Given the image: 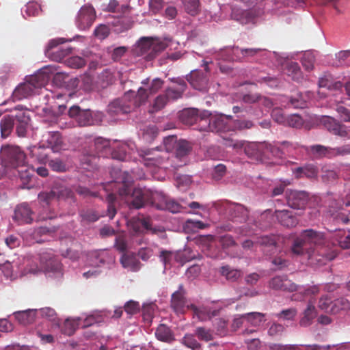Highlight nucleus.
I'll return each instance as SVG.
<instances>
[{
  "label": "nucleus",
  "mask_w": 350,
  "mask_h": 350,
  "mask_svg": "<svg viewBox=\"0 0 350 350\" xmlns=\"http://www.w3.org/2000/svg\"><path fill=\"white\" fill-rule=\"evenodd\" d=\"M168 102L169 100L164 94H159L155 98L150 105L149 112L150 113H154L159 111L165 107Z\"/></svg>",
  "instance_id": "58836bf2"
},
{
  "label": "nucleus",
  "mask_w": 350,
  "mask_h": 350,
  "mask_svg": "<svg viewBox=\"0 0 350 350\" xmlns=\"http://www.w3.org/2000/svg\"><path fill=\"white\" fill-rule=\"evenodd\" d=\"M262 51L260 48H239L237 46H232L230 51L234 56L230 57L228 59H237V61L243 62L249 58L256 56Z\"/></svg>",
  "instance_id": "a211bd4d"
},
{
  "label": "nucleus",
  "mask_w": 350,
  "mask_h": 350,
  "mask_svg": "<svg viewBox=\"0 0 350 350\" xmlns=\"http://www.w3.org/2000/svg\"><path fill=\"white\" fill-rule=\"evenodd\" d=\"M124 309L127 314L133 315L140 311V305L137 301L130 300L124 304Z\"/></svg>",
  "instance_id": "052dcab7"
},
{
  "label": "nucleus",
  "mask_w": 350,
  "mask_h": 350,
  "mask_svg": "<svg viewBox=\"0 0 350 350\" xmlns=\"http://www.w3.org/2000/svg\"><path fill=\"white\" fill-rule=\"evenodd\" d=\"M171 306L176 312H185L186 309H189L186 305L185 292L183 287L180 285L178 290L174 292L172 295Z\"/></svg>",
  "instance_id": "6ab92c4d"
},
{
  "label": "nucleus",
  "mask_w": 350,
  "mask_h": 350,
  "mask_svg": "<svg viewBox=\"0 0 350 350\" xmlns=\"http://www.w3.org/2000/svg\"><path fill=\"white\" fill-rule=\"evenodd\" d=\"M221 274L228 280L235 281L241 276V271L237 269H231L229 266H223L221 268Z\"/></svg>",
  "instance_id": "8fccbe9b"
},
{
  "label": "nucleus",
  "mask_w": 350,
  "mask_h": 350,
  "mask_svg": "<svg viewBox=\"0 0 350 350\" xmlns=\"http://www.w3.org/2000/svg\"><path fill=\"white\" fill-rule=\"evenodd\" d=\"M230 116H223L221 115L211 116L207 118V122H204L200 129L202 131H207L215 133H225L231 131L232 126L229 124Z\"/></svg>",
  "instance_id": "20e7f679"
},
{
  "label": "nucleus",
  "mask_w": 350,
  "mask_h": 350,
  "mask_svg": "<svg viewBox=\"0 0 350 350\" xmlns=\"http://www.w3.org/2000/svg\"><path fill=\"white\" fill-rule=\"evenodd\" d=\"M314 304V302L313 301H309L308 306L304 312V317L299 321L301 326L307 327L310 325L312 323V321L316 317V309Z\"/></svg>",
  "instance_id": "2f4dec72"
},
{
  "label": "nucleus",
  "mask_w": 350,
  "mask_h": 350,
  "mask_svg": "<svg viewBox=\"0 0 350 350\" xmlns=\"http://www.w3.org/2000/svg\"><path fill=\"white\" fill-rule=\"evenodd\" d=\"M284 70L285 73L291 77L293 81L300 82L304 78L300 67L297 62H287Z\"/></svg>",
  "instance_id": "c85d7f7f"
},
{
  "label": "nucleus",
  "mask_w": 350,
  "mask_h": 350,
  "mask_svg": "<svg viewBox=\"0 0 350 350\" xmlns=\"http://www.w3.org/2000/svg\"><path fill=\"white\" fill-rule=\"evenodd\" d=\"M245 321L254 327H258L265 321V314L260 312H249L243 314Z\"/></svg>",
  "instance_id": "c9c22d12"
},
{
  "label": "nucleus",
  "mask_w": 350,
  "mask_h": 350,
  "mask_svg": "<svg viewBox=\"0 0 350 350\" xmlns=\"http://www.w3.org/2000/svg\"><path fill=\"white\" fill-rule=\"evenodd\" d=\"M79 325L77 321L68 319L64 323L62 332L68 336H71L75 333Z\"/></svg>",
  "instance_id": "5fc2aeb1"
},
{
  "label": "nucleus",
  "mask_w": 350,
  "mask_h": 350,
  "mask_svg": "<svg viewBox=\"0 0 350 350\" xmlns=\"http://www.w3.org/2000/svg\"><path fill=\"white\" fill-rule=\"evenodd\" d=\"M36 310L27 309L14 312L16 319L21 324L27 325L32 323L36 319Z\"/></svg>",
  "instance_id": "cd10ccee"
},
{
  "label": "nucleus",
  "mask_w": 350,
  "mask_h": 350,
  "mask_svg": "<svg viewBox=\"0 0 350 350\" xmlns=\"http://www.w3.org/2000/svg\"><path fill=\"white\" fill-rule=\"evenodd\" d=\"M165 48L166 44L164 42L153 39V44L151 52H149L148 60L154 59L159 53L164 51Z\"/></svg>",
  "instance_id": "864d4df0"
},
{
  "label": "nucleus",
  "mask_w": 350,
  "mask_h": 350,
  "mask_svg": "<svg viewBox=\"0 0 350 350\" xmlns=\"http://www.w3.org/2000/svg\"><path fill=\"white\" fill-rule=\"evenodd\" d=\"M93 146L94 150L92 151L90 154L91 157L94 158L96 156L98 157H107V154L111 152L109 141L103 137L95 139Z\"/></svg>",
  "instance_id": "aec40b11"
},
{
  "label": "nucleus",
  "mask_w": 350,
  "mask_h": 350,
  "mask_svg": "<svg viewBox=\"0 0 350 350\" xmlns=\"http://www.w3.org/2000/svg\"><path fill=\"white\" fill-rule=\"evenodd\" d=\"M164 204L157 205V208L167 209L169 211L176 213L180 212L181 206L174 200L166 199L163 197Z\"/></svg>",
  "instance_id": "de8ad7c7"
},
{
  "label": "nucleus",
  "mask_w": 350,
  "mask_h": 350,
  "mask_svg": "<svg viewBox=\"0 0 350 350\" xmlns=\"http://www.w3.org/2000/svg\"><path fill=\"white\" fill-rule=\"evenodd\" d=\"M49 165L53 171L64 172L66 171V165L59 159H55L49 161Z\"/></svg>",
  "instance_id": "bf43d9fd"
},
{
  "label": "nucleus",
  "mask_w": 350,
  "mask_h": 350,
  "mask_svg": "<svg viewBox=\"0 0 350 350\" xmlns=\"http://www.w3.org/2000/svg\"><path fill=\"white\" fill-rule=\"evenodd\" d=\"M321 123L331 133L341 137L347 136L350 129L344 124H341L332 117L324 116L321 120Z\"/></svg>",
  "instance_id": "1a4fd4ad"
},
{
  "label": "nucleus",
  "mask_w": 350,
  "mask_h": 350,
  "mask_svg": "<svg viewBox=\"0 0 350 350\" xmlns=\"http://www.w3.org/2000/svg\"><path fill=\"white\" fill-rule=\"evenodd\" d=\"M350 154V145L345 144L341 146L332 148L329 147V159H333L337 157H345Z\"/></svg>",
  "instance_id": "c03bdc74"
},
{
  "label": "nucleus",
  "mask_w": 350,
  "mask_h": 350,
  "mask_svg": "<svg viewBox=\"0 0 350 350\" xmlns=\"http://www.w3.org/2000/svg\"><path fill=\"white\" fill-rule=\"evenodd\" d=\"M288 205L294 209H304L308 204L309 196L306 191H290L286 196Z\"/></svg>",
  "instance_id": "f8f14e48"
},
{
  "label": "nucleus",
  "mask_w": 350,
  "mask_h": 350,
  "mask_svg": "<svg viewBox=\"0 0 350 350\" xmlns=\"http://www.w3.org/2000/svg\"><path fill=\"white\" fill-rule=\"evenodd\" d=\"M210 116L211 112L208 111H204L199 114V111L197 109H187L181 112L180 119L183 124L187 125L199 123L201 128L204 122H207V118Z\"/></svg>",
  "instance_id": "6e6552de"
},
{
  "label": "nucleus",
  "mask_w": 350,
  "mask_h": 350,
  "mask_svg": "<svg viewBox=\"0 0 350 350\" xmlns=\"http://www.w3.org/2000/svg\"><path fill=\"white\" fill-rule=\"evenodd\" d=\"M308 150L315 157H326L329 159V147L320 144L313 145L309 147Z\"/></svg>",
  "instance_id": "a18cd8bd"
},
{
  "label": "nucleus",
  "mask_w": 350,
  "mask_h": 350,
  "mask_svg": "<svg viewBox=\"0 0 350 350\" xmlns=\"http://www.w3.org/2000/svg\"><path fill=\"white\" fill-rule=\"evenodd\" d=\"M325 242L323 233L314 231L312 229L304 230L300 236L294 240L291 246V252L296 256L307 254L308 258H312L317 254L325 259L332 260L329 254L322 253L318 250Z\"/></svg>",
  "instance_id": "f257e3e1"
},
{
  "label": "nucleus",
  "mask_w": 350,
  "mask_h": 350,
  "mask_svg": "<svg viewBox=\"0 0 350 350\" xmlns=\"http://www.w3.org/2000/svg\"><path fill=\"white\" fill-rule=\"evenodd\" d=\"M318 307L325 311L326 312H331L332 299L327 295L322 296L319 301Z\"/></svg>",
  "instance_id": "69168bd1"
},
{
  "label": "nucleus",
  "mask_w": 350,
  "mask_h": 350,
  "mask_svg": "<svg viewBox=\"0 0 350 350\" xmlns=\"http://www.w3.org/2000/svg\"><path fill=\"white\" fill-rule=\"evenodd\" d=\"M57 198L56 193L53 191L42 192L38 195V200L41 203L49 205L52 201Z\"/></svg>",
  "instance_id": "680f3d73"
},
{
  "label": "nucleus",
  "mask_w": 350,
  "mask_h": 350,
  "mask_svg": "<svg viewBox=\"0 0 350 350\" xmlns=\"http://www.w3.org/2000/svg\"><path fill=\"white\" fill-rule=\"evenodd\" d=\"M48 81V76L44 72H40L34 75L29 77L26 80L27 83L31 85V88L34 91L36 89L41 88Z\"/></svg>",
  "instance_id": "473e14b6"
},
{
  "label": "nucleus",
  "mask_w": 350,
  "mask_h": 350,
  "mask_svg": "<svg viewBox=\"0 0 350 350\" xmlns=\"http://www.w3.org/2000/svg\"><path fill=\"white\" fill-rule=\"evenodd\" d=\"M271 117L275 122L279 124H285L286 122L287 118L281 108H274L271 112Z\"/></svg>",
  "instance_id": "774afa93"
},
{
  "label": "nucleus",
  "mask_w": 350,
  "mask_h": 350,
  "mask_svg": "<svg viewBox=\"0 0 350 350\" xmlns=\"http://www.w3.org/2000/svg\"><path fill=\"white\" fill-rule=\"evenodd\" d=\"M219 242L222 246L223 249H228L230 247L237 245L236 241L233 237L230 234H225L219 237Z\"/></svg>",
  "instance_id": "0e129e2a"
},
{
  "label": "nucleus",
  "mask_w": 350,
  "mask_h": 350,
  "mask_svg": "<svg viewBox=\"0 0 350 350\" xmlns=\"http://www.w3.org/2000/svg\"><path fill=\"white\" fill-rule=\"evenodd\" d=\"M185 11L191 16H196L200 10L199 0H181Z\"/></svg>",
  "instance_id": "4c0bfd02"
},
{
  "label": "nucleus",
  "mask_w": 350,
  "mask_h": 350,
  "mask_svg": "<svg viewBox=\"0 0 350 350\" xmlns=\"http://www.w3.org/2000/svg\"><path fill=\"white\" fill-rule=\"evenodd\" d=\"M65 41L64 38H56L50 40L45 50L46 55L55 62L63 60L66 56L71 53L72 49L68 46H60L56 50L55 49Z\"/></svg>",
  "instance_id": "0eeeda50"
},
{
  "label": "nucleus",
  "mask_w": 350,
  "mask_h": 350,
  "mask_svg": "<svg viewBox=\"0 0 350 350\" xmlns=\"http://www.w3.org/2000/svg\"><path fill=\"white\" fill-rule=\"evenodd\" d=\"M172 81L177 83V87L167 88L164 92L169 101L181 98L187 88V84L183 79H177Z\"/></svg>",
  "instance_id": "412c9836"
},
{
  "label": "nucleus",
  "mask_w": 350,
  "mask_h": 350,
  "mask_svg": "<svg viewBox=\"0 0 350 350\" xmlns=\"http://www.w3.org/2000/svg\"><path fill=\"white\" fill-rule=\"evenodd\" d=\"M95 17V11L92 6L82 7L77 17V27L82 30L89 29L94 23Z\"/></svg>",
  "instance_id": "ddd939ff"
},
{
  "label": "nucleus",
  "mask_w": 350,
  "mask_h": 350,
  "mask_svg": "<svg viewBox=\"0 0 350 350\" xmlns=\"http://www.w3.org/2000/svg\"><path fill=\"white\" fill-rule=\"evenodd\" d=\"M153 44V39L143 38L139 42V48L142 55H146V59L148 60L149 52H151Z\"/></svg>",
  "instance_id": "09e8293b"
},
{
  "label": "nucleus",
  "mask_w": 350,
  "mask_h": 350,
  "mask_svg": "<svg viewBox=\"0 0 350 350\" xmlns=\"http://www.w3.org/2000/svg\"><path fill=\"white\" fill-rule=\"evenodd\" d=\"M66 64L72 68H80L85 65V60L79 56H72L66 59Z\"/></svg>",
  "instance_id": "4d7b16f0"
},
{
  "label": "nucleus",
  "mask_w": 350,
  "mask_h": 350,
  "mask_svg": "<svg viewBox=\"0 0 350 350\" xmlns=\"http://www.w3.org/2000/svg\"><path fill=\"white\" fill-rule=\"evenodd\" d=\"M79 215L81 217V222L84 224L94 222L100 217V215L93 209L82 210Z\"/></svg>",
  "instance_id": "a19ab883"
},
{
  "label": "nucleus",
  "mask_w": 350,
  "mask_h": 350,
  "mask_svg": "<svg viewBox=\"0 0 350 350\" xmlns=\"http://www.w3.org/2000/svg\"><path fill=\"white\" fill-rule=\"evenodd\" d=\"M121 180L123 184V188L120 189V195L128 196L130 193L129 185L133 182L132 177L128 172H124L121 174Z\"/></svg>",
  "instance_id": "3c124183"
},
{
  "label": "nucleus",
  "mask_w": 350,
  "mask_h": 350,
  "mask_svg": "<svg viewBox=\"0 0 350 350\" xmlns=\"http://www.w3.org/2000/svg\"><path fill=\"white\" fill-rule=\"evenodd\" d=\"M271 288L289 292L298 291V286L288 280L286 276H275L269 282Z\"/></svg>",
  "instance_id": "dca6fc26"
},
{
  "label": "nucleus",
  "mask_w": 350,
  "mask_h": 350,
  "mask_svg": "<svg viewBox=\"0 0 350 350\" xmlns=\"http://www.w3.org/2000/svg\"><path fill=\"white\" fill-rule=\"evenodd\" d=\"M296 172L297 173V176L298 178L306 176L312 178L317 176V170L313 165L297 167Z\"/></svg>",
  "instance_id": "79ce46f5"
},
{
  "label": "nucleus",
  "mask_w": 350,
  "mask_h": 350,
  "mask_svg": "<svg viewBox=\"0 0 350 350\" xmlns=\"http://www.w3.org/2000/svg\"><path fill=\"white\" fill-rule=\"evenodd\" d=\"M140 156L143 158L144 164L147 166L159 165L163 163V157L158 149L142 150Z\"/></svg>",
  "instance_id": "4be33fe9"
},
{
  "label": "nucleus",
  "mask_w": 350,
  "mask_h": 350,
  "mask_svg": "<svg viewBox=\"0 0 350 350\" xmlns=\"http://www.w3.org/2000/svg\"><path fill=\"white\" fill-rule=\"evenodd\" d=\"M315 61L314 55L311 52H306L301 58V63L306 70H311L314 68Z\"/></svg>",
  "instance_id": "13d9d810"
},
{
  "label": "nucleus",
  "mask_w": 350,
  "mask_h": 350,
  "mask_svg": "<svg viewBox=\"0 0 350 350\" xmlns=\"http://www.w3.org/2000/svg\"><path fill=\"white\" fill-rule=\"evenodd\" d=\"M109 28L106 25H100L94 31V36L100 40L106 38L109 35Z\"/></svg>",
  "instance_id": "338daca9"
},
{
  "label": "nucleus",
  "mask_w": 350,
  "mask_h": 350,
  "mask_svg": "<svg viewBox=\"0 0 350 350\" xmlns=\"http://www.w3.org/2000/svg\"><path fill=\"white\" fill-rule=\"evenodd\" d=\"M156 193L140 188L133 189L132 194L129 197L127 202L131 208H140L145 204H155Z\"/></svg>",
  "instance_id": "423d86ee"
},
{
  "label": "nucleus",
  "mask_w": 350,
  "mask_h": 350,
  "mask_svg": "<svg viewBox=\"0 0 350 350\" xmlns=\"http://www.w3.org/2000/svg\"><path fill=\"white\" fill-rule=\"evenodd\" d=\"M204 70L206 72L209 71L208 62H204ZM187 80L190 84L195 88L199 90L204 89L208 83V76L206 73L202 70H193L187 77Z\"/></svg>",
  "instance_id": "9b49d317"
},
{
  "label": "nucleus",
  "mask_w": 350,
  "mask_h": 350,
  "mask_svg": "<svg viewBox=\"0 0 350 350\" xmlns=\"http://www.w3.org/2000/svg\"><path fill=\"white\" fill-rule=\"evenodd\" d=\"M49 147L53 152H58L62 150L66 149V144L64 143L62 137L59 132H51L47 138Z\"/></svg>",
  "instance_id": "a878e982"
},
{
  "label": "nucleus",
  "mask_w": 350,
  "mask_h": 350,
  "mask_svg": "<svg viewBox=\"0 0 350 350\" xmlns=\"http://www.w3.org/2000/svg\"><path fill=\"white\" fill-rule=\"evenodd\" d=\"M195 334L198 339L201 340L208 342L213 339V332L210 329H206L203 327H197Z\"/></svg>",
  "instance_id": "603ef678"
},
{
  "label": "nucleus",
  "mask_w": 350,
  "mask_h": 350,
  "mask_svg": "<svg viewBox=\"0 0 350 350\" xmlns=\"http://www.w3.org/2000/svg\"><path fill=\"white\" fill-rule=\"evenodd\" d=\"M33 93L34 91L31 88V85L25 81L16 88L12 96L14 100H21L31 96Z\"/></svg>",
  "instance_id": "c756f323"
},
{
  "label": "nucleus",
  "mask_w": 350,
  "mask_h": 350,
  "mask_svg": "<svg viewBox=\"0 0 350 350\" xmlns=\"http://www.w3.org/2000/svg\"><path fill=\"white\" fill-rule=\"evenodd\" d=\"M120 262L123 267L129 268L132 271H136L138 268L139 262L133 255L124 254L120 258Z\"/></svg>",
  "instance_id": "49530a36"
},
{
  "label": "nucleus",
  "mask_w": 350,
  "mask_h": 350,
  "mask_svg": "<svg viewBox=\"0 0 350 350\" xmlns=\"http://www.w3.org/2000/svg\"><path fill=\"white\" fill-rule=\"evenodd\" d=\"M1 165L5 172L23 168L27 164V155L22 148L16 145L2 146L0 151Z\"/></svg>",
  "instance_id": "7ed1b4c3"
},
{
  "label": "nucleus",
  "mask_w": 350,
  "mask_h": 350,
  "mask_svg": "<svg viewBox=\"0 0 350 350\" xmlns=\"http://www.w3.org/2000/svg\"><path fill=\"white\" fill-rule=\"evenodd\" d=\"M350 308L349 301L344 298L341 297L334 301L332 300L331 312L332 314H337L340 310H347Z\"/></svg>",
  "instance_id": "ea45409f"
},
{
  "label": "nucleus",
  "mask_w": 350,
  "mask_h": 350,
  "mask_svg": "<svg viewBox=\"0 0 350 350\" xmlns=\"http://www.w3.org/2000/svg\"><path fill=\"white\" fill-rule=\"evenodd\" d=\"M33 212L27 203H22L15 208L13 219L18 225L31 224L33 221Z\"/></svg>",
  "instance_id": "2eb2a0df"
},
{
  "label": "nucleus",
  "mask_w": 350,
  "mask_h": 350,
  "mask_svg": "<svg viewBox=\"0 0 350 350\" xmlns=\"http://www.w3.org/2000/svg\"><path fill=\"white\" fill-rule=\"evenodd\" d=\"M254 124L252 121L247 120H235L233 123V126H232V131L234 130H244V129H250L252 128Z\"/></svg>",
  "instance_id": "e2e57ef3"
},
{
  "label": "nucleus",
  "mask_w": 350,
  "mask_h": 350,
  "mask_svg": "<svg viewBox=\"0 0 350 350\" xmlns=\"http://www.w3.org/2000/svg\"><path fill=\"white\" fill-rule=\"evenodd\" d=\"M292 144L287 141H284L277 144H266L265 150L266 152H270L273 157H282L285 153V148L291 147Z\"/></svg>",
  "instance_id": "bb28decb"
},
{
  "label": "nucleus",
  "mask_w": 350,
  "mask_h": 350,
  "mask_svg": "<svg viewBox=\"0 0 350 350\" xmlns=\"http://www.w3.org/2000/svg\"><path fill=\"white\" fill-rule=\"evenodd\" d=\"M68 115L80 126L90 125L93 122L91 111L88 109H81L77 105H73L70 108Z\"/></svg>",
  "instance_id": "9d476101"
},
{
  "label": "nucleus",
  "mask_w": 350,
  "mask_h": 350,
  "mask_svg": "<svg viewBox=\"0 0 350 350\" xmlns=\"http://www.w3.org/2000/svg\"><path fill=\"white\" fill-rule=\"evenodd\" d=\"M133 96L134 92L129 91L122 97L113 100L108 105L107 111L109 114L111 116H116L130 113L133 109L129 99Z\"/></svg>",
  "instance_id": "39448f33"
},
{
  "label": "nucleus",
  "mask_w": 350,
  "mask_h": 350,
  "mask_svg": "<svg viewBox=\"0 0 350 350\" xmlns=\"http://www.w3.org/2000/svg\"><path fill=\"white\" fill-rule=\"evenodd\" d=\"M15 109L18 111L15 114L16 133L17 136L23 137L26 135L30 118L27 112L23 110V106L18 105Z\"/></svg>",
  "instance_id": "4468645a"
},
{
  "label": "nucleus",
  "mask_w": 350,
  "mask_h": 350,
  "mask_svg": "<svg viewBox=\"0 0 350 350\" xmlns=\"http://www.w3.org/2000/svg\"><path fill=\"white\" fill-rule=\"evenodd\" d=\"M231 16L233 19L241 24H247L252 22L256 16L255 13L251 10H243L233 8Z\"/></svg>",
  "instance_id": "5701e85b"
},
{
  "label": "nucleus",
  "mask_w": 350,
  "mask_h": 350,
  "mask_svg": "<svg viewBox=\"0 0 350 350\" xmlns=\"http://www.w3.org/2000/svg\"><path fill=\"white\" fill-rule=\"evenodd\" d=\"M227 211L233 221L243 223L248 217L247 209L241 204H230L227 207Z\"/></svg>",
  "instance_id": "f3484780"
},
{
  "label": "nucleus",
  "mask_w": 350,
  "mask_h": 350,
  "mask_svg": "<svg viewBox=\"0 0 350 350\" xmlns=\"http://www.w3.org/2000/svg\"><path fill=\"white\" fill-rule=\"evenodd\" d=\"M17 171L18 177L22 183V188H29V183L32 178L33 172H35L34 167H29L25 165L23 168L16 169Z\"/></svg>",
  "instance_id": "72a5a7b5"
},
{
  "label": "nucleus",
  "mask_w": 350,
  "mask_h": 350,
  "mask_svg": "<svg viewBox=\"0 0 350 350\" xmlns=\"http://www.w3.org/2000/svg\"><path fill=\"white\" fill-rule=\"evenodd\" d=\"M176 155L177 157L182 158L187 155L191 150V146L186 140H180L176 145Z\"/></svg>",
  "instance_id": "37998d69"
},
{
  "label": "nucleus",
  "mask_w": 350,
  "mask_h": 350,
  "mask_svg": "<svg viewBox=\"0 0 350 350\" xmlns=\"http://www.w3.org/2000/svg\"><path fill=\"white\" fill-rule=\"evenodd\" d=\"M192 310L193 316L200 321H206L211 318V310L206 307H197L193 304L187 306Z\"/></svg>",
  "instance_id": "e433bc0d"
},
{
  "label": "nucleus",
  "mask_w": 350,
  "mask_h": 350,
  "mask_svg": "<svg viewBox=\"0 0 350 350\" xmlns=\"http://www.w3.org/2000/svg\"><path fill=\"white\" fill-rule=\"evenodd\" d=\"M260 245L269 247V252H273L276 247V237L273 235L262 236L259 239Z\"/></svg>",
  "instance_id": "6e6d98bb"
},
{
  "label": "nucleus",
  "mask_w": 350,
  "mask_h": 350,
  "mask_svg": "<svg viewBox=\"0 0 350 350\" xmlns=\"http://www.w3.org/2000/svg\"><path fill=\"white\" fill-rule=\"evenodd\" d=\"M15 125V115L4 116L0 120L1 137L6 139L13 131Z\"/></svg>",
  "instance_id": "b1692460"
},
{
  "label": "nucleus",
  "mask_w": 350,
  "mask_h": 350,
  "mask_svg": "<svg viewBox=\"0 0 350 350\" xmlns=\"http://www.w3.org/2000/svg\"><path fill=\"white\" fill-rule=\"evenodd\" d=\"M157 338L161 341L171 343L175 340L173 332L167 326L161 324L155 332Z\"/></svg>",
  "instance_id": "7c9ffc66"
},
{
  "label": "nucleus",
  "mask_w": 350,
  "mask_h": 350,
  "mask_svg": "<svg viewBox=\"0 0 350 350\" xmlns=\"http://www.w3.org/2000/svg\"><path fill=\"white\" fill-rule=\"evenodd\" d=\"M275 216L284 226L291 228L295 226L297 224V218L288 210H276Z\"/></svg>",
  "instance_id": "393cba45"
},
{
  "label": "nucleus",
  "mask_w": 350,
  "mask_h": 350,
  "mask_svg": "<svg viewBox=\"0 0 350 350\" xmlns=\"http://www.w3.org/2000/svg\"><path fill=\"white\" fill-rule=\"evenodd\" d=\"M62 265L51 249L45 250L28 259L27 270L31 273L38 272L61 273Z\"/></svg>",
  "instance_id": "f03ea898"
},
{
  "label": "nucleus",
  "mask_w": 350,
  "mask_h": 350,
  "mask_svg": "<svg viewBox=\"0 0 350 350\" xmlns=\"http://www.w3.org/2000/svg\"><path fill=\"white\" fill-rule=\"evenodd\" d=\"M148 91L144 88H139L136 94L134 92V96L129 99L133 109L139 107L146 102L149 96Z\"/></svg>",
  "instance_id": "f704fd0d"
}]
</instances>
